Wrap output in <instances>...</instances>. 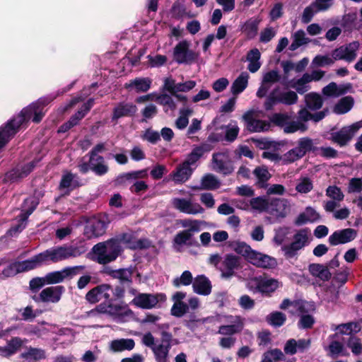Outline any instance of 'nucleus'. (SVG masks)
<instances>
[{
  "mask_svg": "<svg viewBox=\"0 0 362 362\" xmlns=\"http://www.w3.org/2000/svg\"><path fill=\"white\" fill-rule=\"evenodd\" d=\"M48 103L47 99L41 98L37 103H33L24 108L14 119L9 121L6 125L0 128V148L17 132L18 128L25 122L32 119L39 122L44 116V106Z\"/></svg>",
  "mask_w": 362,
  "mask_h": 362,
  "instance_id": "1",
  "label": "nucleus"
},
{
  "mask_svg": "<svg viewBox=\"0 0 362 362\" xmlns=\"http://www.w3.org/2000/svg\"><path fill=\"white\" fill-rule=\"evenodd\" d=\"M93 259L100 264L115 261L122 253V246L117 239L112 238L96 244L92 249Z\"/></svg>",
  "mask_w": 362,
  "mask_h": 362,
  "instance_id": "2",
  "label": "nucleus"
},
{
  "mask_svg": "<svg viewBox=\"0 0 362 362\" xmlns=\"http://www.w3.org/2000/svg\"><path fill=\"white\" fill-rule=\"evenodd\" d=\"M159 319L160 318H148L144 322L148 323V328L152 331L160 332L163 337L165 338V340L168 341L166 344L156 345L152 349L157 362H167L168 352L170 348L169 341L171 338V335L166 332V329H168L169 325L165 323H160L158 322Z\"/></svg>",
  "mask_w": 362,
  "mask_h": 362,
  "instance_id": "3",
  "label": "nucleus"
},
{
  "mask_svg": "<svg viewBox=\"0 0 362 362\" xmlns=\"http://www.w3.org/2000/svg\"><path fill=\"white\" fill-rule=\"evenodd\" d=\"M311 240V232L308 228L298 230L294 234L292 242L281 247V251L286 259L293 258L299 250L310 244Z\"/></svg>",
  "mask_w": 362,
  "mask_h": 362,
  "instance_id": "4",
  "label": "nucleus"
},
{
  "mask_svg": "<svg viewBox=\"0 0 362 362\" xmlns=\"http://www.w3.org/2000/svg\"><path fill=\"white\" fill-rule=\"evenodd\" d=\"M80 255L81 252L78 248L74 246H58L41 252L45 264L49 262L54 263L62 262L69 258L78 257Z\"/></svg>",
  "mask_w": 362,
  "mask_h": 362,
  "instance_id": "5",
  "label": "nucleus"
},
{
  "mask_svg": "<svg viewBox=\"0 0 362 362\" xmlns=\"http://www.w3.org/2000/svg\"><path fill=\"white\" fill-rule=\"evenodd\" d=\"M298 98L297 93L293 90H281L279 88H276L267 98L264 107L267 110H269L277 103L291 105L296 103Z\"/></svg>",
  "mask_w": 362,
  "mask_h": 362,
  "instance_id": "6",
  "label": "nucleus"
},
{
  "mask_svg": "<svg viewBox=\"0 0 362 362\" xmlns=\"http://www.w3.org/2000/svg\"><path fill=\"white\" fill-rule=\"evenodd\" d=\"M281 310H288L290 313L297 315L298 317H311L315 310V305L313 303L291 300L284 299L279 305Z\"/></svg>",
  "mask_w": 362,
  "mask_h": 362,
  "instance_id": "7",
  "label": "nucleus"
},
{
  "mask_svg": "<svg viewBox=\"0 0 362 362\" xmlns=\"http://www.w3.org/2000/svg\"><path fill=\"white\" fill-rule=\"evenodd\" d=\"M84 266H74L65 267L60 271H55L47 274L45 276V281L47 284H55L61 283L65 279H72L80 273L81 271L83 270Z\"/></svg>",
  "mask_w": 362,
  "mask_h": 362,
  "instance_id": "8",
  "label": "nucleus"
},
{
  "mask_svg": "<svg viewBox=\"0 0 362 362\" xmlns=\"http://www.w3.org/2000/svg\"><path fill=\"white\" fill-rule=\"evenodd\" d=\"M106 219L105 216L101 215L90 218L84 228L85 236L90 239L102 235L105 231Z\"/></svg>",
  "mask_w": 362,
  "mask_h": 362,
  "instance_id": "9",
  "label": "nucleus"
},
{
  "mask_svg": "<svg viewBox=\"0 0 362 362\" xmlns=\"http://www.w3.org/2000/svg\"><path fill=\"white\" fill-rule=\"evenodd\" d=\"M37 204L38 202L35 197H29L25 199L20 215L19 223L17 226H13L9 230L11 235L21 232L25 228L28 217L33 213Z\"/></svg>",
  "mask_w": 362,
  "mask_h": 362,
  "instance_id": "10",
  "label": "nucleus"
},
{
  "mask_svg": "<svg viewBox=\"0 0 362 362\" xmlns=\"http://www.w3.org/2000/svg\"><path fill=\"white\" fill-rule=\"evenodd\" d=\"M250 284L255 286L258 292L265 295H271L276 290L282 286L277 279L267 277L259 276L252 279Z\"/></svg>",
  "mask_w": 362,
  "mask_h": 362,
  "instance_id": "11",
  "label": "nucleus"
},
{
  "mask_svg": "<svg viewBox=\"0 0 362 362\" xmlns=\"http://www.w3.org/2000/svg\"><path fill=\"white\" fill-rule=\"evenodd\" d=\"M166 297L164 294L140 293L135 296L132 303L138 308L143 309H151L161 301H165Z\"/></svg>",
  "mask_w": 362,
  "mask_h": 362,
  "instance_id": "12",
  "label": "nucleus"
},
{
  "mask_svg": "<svg viewBox=\"0 0 362 362\" xmlns=\"http://www.w3.org/2000/svg\"><path fill=\"white\" fill-rule=\"evenodd\" d=\"M173 58L178 64H189L196 59V54L189 49V43L182 40L175 47Z\"/></svg>",
  "mask_w": 362,
  "mask_h": 362,
  "instance_id": "13",
  "label": "nucleus"
},
{
  "mask_svg": "<svg viewBox=\"0 0 362 362\" xmlns=\"http://www.w3.org/2000/svg\"><path fill=\"white\" fill-rule=\"evenodd\" d=\"M358 48L359 42L354 41L335 49L332 52V56L334 60H345L350 62L356 59Z\"/></svg>",
  "mask_w": 362,
  "mask_h": 362,
  "instance_id": "14",
  "label": "nucleus"
},
{
  "mask_svg": "<svg viewBox=\"0 0 362 362\" xmlns=\"http://www.w3.org/2000/svg\"><path fill=\"white\" fill-rule=\"evenodd\" d=\"M172 204L175 209L187 214L197 215L204 212V209L199 204L190 199L174 198Z\"/></svg>",
  "mask_w": 362,
  "mask_h": 362,
  "instance_id": "15",
  "label": "nucleus"
},
{
  "mask_svg": "<svg viewBox=\"0 0 362 362\" xmlns=\"http://www.w3.org/2000/svg\"><path fill=\"white\" fill-rule=\"evenodd\" d=\"M91 313H110L111 315H115L117 317H129L132 315V312L129 308L128 305L123 303H114L109 306H107L104 304H100L95 310H92Z\"/></svg>",
  "mask_w": 362,
  "mask_h": 362,
  "instance_id": "16",
  "label": "nucleus"
},
{
  "mask_svg": "<svg viewBox=\"0 0 362 362\" xmlns=\"http://www.w3.org/2000/svg\"><path fill=\"white\" fill-rule=\"evenodd\" d=\"M64 291V288L62 286L47 287L33 298L37 302L55 303L59 301Z\"/></svg>",
  "mask_w": 362,
  "mask_h": 362,
  "instance_id": "17",
  "label": "nucleus"
},
{
  "mask_svg": "<svg viewBox=\"0 0 362 362\" xmlns=\"http://www.w3.org/2000/svg\"><path fill=\"white\" fill-rule=\"evenodd\" d=\"M357 234V231L353 228L338 230L329 235L328 242L333 246L346 244L354 240Z\"/></svg>",
  "mask_w": 362,
  "mask_h": 362,
  "instance_id": "18",
  "label": "nucleus"
},
{
  "mask_svg": "<svg viewBox=\"0 0 362 362\" xmlns=\"http://www.w3.org/2000/svg\"><path fill=\"white\" fill-rule=\"evenodd\" d=\"M362 127V119L353 124L342 128L340 131L332 134V139L340 146L345 145Z\"/></svg>",
  "mask_w": 362,
  "mask_h": 362,
  "instance_id": "19",
  "label": "nucleus"
},
{
  "mask_svg": "<svg viewBox=\"0 0 362 362\" xmlns=\"http://www.w3.org/2000/svg\"><path fill=\"white\" fill-rule=\"evenodd\" d=\"M112 288L109 284H101L91 290L86 295V300L90 303H96L100 300H107L110 298Z\"/></svg>",
  "mask_w": 362,
  "mask_h": 362,
  "instance_id": "20",
  "label": "nucleus"
},
{
  "mask_svg": "<svg viewBox=\"0 0 362 362\" xmlns=\"http://www.w3.org/2000/svg\"><path fill=\"white\" fill-rule=\"evenodd\" d=\"M291 206L287 199H270L268 213L276 218H284L290 212Z\"/></svg>",
  "mask_w": 362,
  "mask_h": 362,
  "instance_id": "21",
  "label": "nucleus"
},
{
  "mask_svg": "<svg viewBox=\"0 0 362 362\" xmlns=\"http://www.w3.org/2000/svg\"><path fill=\"white\" fill-rule=\"evenodd\" d=\"M288 120V116L285 114H275L272 117V121L276 124L279 126L286 124L284 127V132L286 133H293L298 130L304 132L306 130L307 127L305 124L300 121H296L287 124Z\"/></svg>",
  "mask_w": 362,
  "mask_h": 362,
  "instance_id": "22",
  "label": "nucleus"
},
{
  "mask_svg": "<svg viewBox=\"0 0 362 362\" xmlns=\"http://www.w3.org/2000/svg\"><path fill=\"white\" fill-rule=\"evenodd\" d=\"M213 168L224 175H228L233 171V168L229 160L227 153H218L213 156Z\"/></svg>",
  "mask_w": 362,
  "mask_h": 362,
  "instance_id": "23",
  "label": "nucleus"
},
{
  "mask_svg": "<svg viewBox=\"0 0 362 362\" xmlns=\"http://www.w3.org/2000/svg\"><path fill=\"white\" fill-rule=\"evenodd\" d=\"M280 79L279 72L275 70L266 72L263 75L261 86L257 91V96L263 98L266 95L272 84L276 83Z\"/></svg>",
  "mask_w": 362,
  "mask_h": 362,
  "instance_id": "24",
  "label": "nucleus"
},
{
  "mask_svg": "<svg viewBox=\"0 0 362 362\" xmlns=\"http://www.w3.org/2000/svg\"><path fill=\"white\" fill-rule=\"evenodd\" d=\"M185 297L186 293L182 291H177L173 295V305L171 308V315L174 317H181L188 312L187 304L183 301Z\"/></svg>",
  "mask_w": 362,
  "mask_h": 362,
  "instance_id": "25",
  "label": "nucleus"
},
{
  "mask_svg": "<svg viewBox=\"0 0 362 362\" xmlns=\"http://www.w3.org/2000/svg\"><path fill=\"white\" fill-rule=\"evenodd\" d=\"M252 110L248 111L243 116V120L246 123L247 129L250 132H259L269 129V124L265 121L253 119Z\"/></svg>",
  "mask_w": 362,
  "mask_h": 362,
  "instance_id": "26",
  "label": "nucleus"
},
{
  "mask_svg": "<svg viewBox=\"0 0 362 362\" xmlns=\"http://www.w3.org/2000/svg\"><path fill=\"white\" fill-rule=\"evenodd\" d=\"M249 262L258 267L266 269L274 268L277 265V262L275 258L255 250L252 257H250Z\"/></svg>",
  "mask_w": 362,
  "mask_h": 362,
  "instance_id": "27",
  "label": "nucleus"
},
{
  "mask_svg": "<svg viewBox=\"0 0 362 362\" xmlns=\"http://www.w3.org/2000/svg\"><path fill=\"white\" fill-rule=\"evenodd\" d=\"M239 267L238 257L228 255L225 257L219 270L223 277L229 278L234 275L235 270Z\"/></svg>",
  "mask_w": 362,
  "mask_h": 362,
  "instance_id": "28",
  "label": "nucleus"
},
{
  "mask_svg": "<svg viewBox=\"0 0 362 362\" xmlns=\"http://www.w3.org/2000/svg\"><path fill=\"white\" fill-rule=\"evenodd\" d=\"M93 105V100H89L83 107L70 119L66 124H63L59 129V132H65L71 127L76 125L79 120L84 117Z\"/></svg>",
  "mask_w": 362,
  "mask_h": 362,
  "instance_id": "29",
  "label": "nucleus"
},
{
  "mask_svg": "<svg viewBox=\"0 0 362 362\" xmlns=\"http://www.w3.org/2000/svg\"><path fill=\"white\" fill-rule=\"evenodd\" d=\"M192 287L193 291L199 295L208 296L211 292V281L204 275H199L194 278Z\"/></svg>",
  "mask_w": 362,
  "mask_h": 362,
  "instance_id": "30",
  "label": "nucleus"
},
{
  "mask_svg": "<svg viewBox=\"0 0 362 362\" xmlns=\"http://www.w3.org/2000/svg\"><path fill=\"white\" fill-rule=\"evenodd\" d=\"M310 344L309 339H289L284 346V351L287 354L293 355L298 351H303L309 347Z\"/></svg>",
  "mask_w": 362,
  "mask_h": 362,
  "instance_id": "31",
  "label": "nucleus"
},
{
  "mask_svg": "<svg viewBox=\"0 0 362 362\" xmlns=\"http://www.w3.org/2000/svg\"><path fill=\"white\" fill-rule=\"evenodd\" d=\"M122 246V250L124 247L130 249H139L145 247L142 240H139L132 233H126L115 238Z\"/></svg>",
  "mask_w": 362,
  "mask_h": 362,
  "instance_id": "32",
  "label": "nucleus"
},
{
  "mask_svg": "<svg viewBox=\"0 0 362 362\" xmlns=\"http://www.w3.org/2000/svg\"><path fill=\"white\" fill-rule=\"evenodd\" d=\"M151 85V80L148 78H136L125 83L124 87L128 90H134L138 93L148 91Z\"/></svg>",
  "mask_w": 362,
  "mask_h": 362,
  "instance_id": "33",
  "label": "nucleus"
},
{
  "mask_svg": "<svg viewBox=\"0 0 362 362\" xmlns=\"http://www.w3.org/2000/svg\"><path fill=\"white\" fill-rule=\"evenodd\" d=\"M136 106L134 104L121 103L114 108L112 119H117L122 117L132 116L136 112Z\"/></svg>",
  "mask_w": 362,
  "mask_h": 362,
  "instance_id": "34",
  "label": "nucleus"
},
{
  "mask_svg": "<svg viewBox=\"0 0 362 362\" xmlns=\"http://www.w3.org/2000/svg\"><path fill=\"white\" fill-rule=\"evenodd\" d=\"M213 146L207 143H204L201 146L196 147L193 149L192 153L188 156L187 158L183 163L187 166L191 167L194 165L196 162L203 156L206 152L211 151Z\"/></svg>",
  "mask_w": 362,
  "mask_h": 362,
  "instance_id": "35",
  "label": "nucleus"
},
{
  "mask_svg": "<svg viewBox=\"0 0 362 362\" xmlns=\"http://www.w3.org/2000/svg\"><path fill=\"white\" fill-rule=\"evenodd\" d=\"M134 346L135 342L132 339H115L110 343V348L113 352L131 351Z\"/></svg>",
  "mask_w": 362,
  "mask_h": 362,
  "instance_id": "36",
  "label": "nucleus"
},
{
  "mask_svg": "<svg viewBox=\"0 0 362 362\" xmlns=\"http://www.w3.org/2000/svg\"><path fill=\"white\" fill-rule=\"evenodd\" d=\"M320 219V215L313 208L308 206L303 212L299 214L296 220L297 225L313 223Z\"/></svg>",
  "mask_w": 362,
  "mask_h": 362,
  "instance_id": "37",
  "label": "nucleus"
},
{
  "mask_svg": "<svg viewBox=\"0 0 362 362\" xmlns=\"http://www.w3.org/2000/svg\"><path fill=\"white\" fill-rule=\"evenodd\" d=\"M261 54L258 49H251L247 54V61L248 62L247 69L251 73L257 72L261 67L260 62Z\"/></svg>",
  "mask_w": 362,
  "mask_h": 362,
  "instance_id": "38",
  "label": "nucleus"
},
{
  "mask_svg": "<svg viewBox=\"0 0 362 362\" xmlns=\"http://www.w3.org/2000/svg\"><path fill=\"white\" fill-rule=\"evenodd\" d=\"M17 262L21 272H28L45 264L41 253L34 256L30 259Z\"/></svg>",
  "mask_w": 362,
  "mask_h": 362,
  "instance_id": "39",
  "label": "nucleus"
},
{
  "mask_svg": "<svg viewBox=\"0 0 362 362\" xmlns=\"http://www.w3.org/2000/svg\"><path fill=\"white\" fill-rule=\"evenodd\" d=\"M192 170L191 167L182 163L173 173V179L176 183H183L189 178Z\"/></svg>",
  "mask_w": 362,
  "mask_h": 362,
  "instance_id": "40",
  "label": "nucleus"
},
{
  "mask_svg": "<svg viewBox=\"0 0 362 362\" xmlns=\"http://www.w3.org/2000/svg\"><path fill=\"white\" fill-rule=\"evenodd\" d=\"M249 74L247 72H243L233 81L230 91L233 95H238L241 93L247 86Z\"/></svg>",
  "mask_w": 362,
  "mask_h": 362,
  "instance_id": "41",
  "label": "nucleus"
},
{
  "mask_svg": "<svg viewBox=\"0 0 362 362\" xmlns=\"http://www.w3.org/2000/svg\"><path fill=\"white\" fill-rule=\"evenodd\" d=\"M90 169L98 175H103L107 173L108 166L105 163L103 157H90Z\"/></svg>",
  "mask_w": 362,
  "mask_h": 362,
  "instance_id": "42",
  "label": "nucleus"
},
{
  "mask_svg": "<svg viewBox=\"0 0 362 362\" xmlns=\"http://www.w3.org/2000/svg\"><path fill=\"white\" fill-rule=\"evenodd\" d=\"M80 185L76 175L70 172H64L62 175L59 187L61 189L69 191Z\"/></svg>",
  "mask_w": 362,
  "mask_h": 362,
  "instance_id": "43",
  "label": "nucleus"
},
{
  "mask_svg": "<svg viewBox=\"0 0 362 362\" xmlns=\"http://www.w3.org/2000/svg\"><path fill=\"white\" fill-rule=\"evenodd\" d=\"M292 43L289 49L291 51L296 50L298 47L305 45L310 42V39L306 37L305 33L303 30H299L291 35Z\"/></svg>",
  "mask_w": 362,
  "mask_h": 362,
  "instance_id": "44",
  "label": "nucleus"
},
{
  "mask_svg": "<svg viewBox=\"0 0 362 362\" xmlns=\"http://www.w3.org/2000/svg\"><path fill=\"white\" fill-rule=\"evenodd\" d=\"M259 23L260 20L257 18H250L242 25L241 30L247 38L252 39L257 33Z\"/></svg>",
  "mask_w": 362,
  "mask_h": 362,
  "instance_id": "45",
  "label": "nucleus"
},
{
  "mask_svg": "<svg viewBox=\"0 0 362 362\" xmlns=\"http://www.w3.org/2000/svg\"><path fill=\"white\" fill-rule=\"evenodd\" d=\"M106 274L114 279L119 280L120 282H130L132 276V271L130 269H110L105 271Z\"/></svg>",
  "mask_w": 362,
  "mask_h": 362,
  "instance_id": "46",
  "label": "nucleus"
},
{
  "mask_svg": "<svg viewBox=\"0 0 362 362\" xmlns=\"http://www.w3.org/2000/svg\"><path fill=\"white\" fill-rule=\"evenodd\" d=\"M308 74H304L301 78L297 80H292L290 82V86L296 89L300 93L303 94L310 89L309 83H310Z\"/></svg>",
  "mask_w": 362,
  "mask_h": 362,
  "instance_id": "47",
  "label": "nucleus"
},
{
  "mask_svg": "<svg viewBox=\"0 0 362 362\" xmlns=\"http://www.w3.org/2000/svg\"><path fill=\"white\" fill-rule=\"evenodd\" d=\"M231 247L235 252L243 256L248 262L255 250L244 242L235 241L231 243Z\"/></svg>",
  "mask_w": 362,
  "mask_h": 362,
  "instance_id": "48",
  "label": "nucleus"
},
{
  "mask_svg": "<svg viewBox=\"0 0 362 362\" xmlns=\"http://www.w3.org/2000/svg\"><path fill=\"white\" fill-rule=\"evenodd\" d=\"M220 186L218 180L211 174H207L202 178L200 187H194L195 189H215Z\"/></svg>",
  "mask_w": 362,
  "mask_h": 362,
  "instance_id": "49",
  "label": "nucleus"
},
{
  "mask_svg": "<svg viewBox=\"0 0 362 362\" xmlns=\"http://www.w3.org/2000/svg\"><path fill=\"white\" fill-rule=\"evenodd\" d=\"M25 341L17 337L12 339L6 347L0 348L1 355L4 356H9L13 354L23 346Z\"/></svg>",
  "mask_w": 362,
  "mask_h": 362,
  "instance_id": "50",
  "label": "nucleus"
},
{
  "mask_svg": "<svg viewBox=\"0 0 362 362\" xmlns=\"http://www.w3.org/2000/svg\"><path fill=\"white\" fill-rule=\"evenodd\" d=\"M328 355L332 358L338 356H346L349 355L348 351L344 349L343 344L339 341H332L327 348Z\"/></svg>",
  "mask_w": 362,
  "mask_h": 362,
  "instance_id": "51",
  "label": "nucleus"
},
{
  "mask_svg": "<svg viewBox=\"0 0 362 362\" xmlns=\"http://www.w3.org/2000/svg\"><path fill=\"white\" fill-rule=\"evenodd\" d=\"M270 199L256 197L250 200V209L259 213L267 211L268 213Z\"/></svg>",
  "mask_w": 362,
  "mask_h": 362,
  "instance_id": "52",
  "label": "nucleus"
},
{
  "mask_svg": "<svg viewBox=\"0 0 362 362\" xmlns=\"http://www.w3.org/2000/svg\"><path fill=\"white\" fill-rule=\"evenodd\" d=\"M180 223L182 227L187 228L184 231H189L192 235L193 233L200 231L202 225L204 224V222L199 220L187 218L180 220Z\"/></svg>",
  "mask_w": 362,
  "mask_h": 362,
  "instance_id": "53",
  "label": "nucleus"
},
{
  "mask_svg": "<svg viewBox=\"0 0 362 362\" xmlns=\"http://www.w3.org/2000/svg\"><path fill=\"white\" fill-rule=\"evenodd\" d=\"M305 101L307 107L315 110L320 109L322 105V97L316 93H310L305 96Z\"/></svg>",
  "mask_w": 362,
  "mask_h": 362,
  "instance_id": "54",
  "label": "nucleus"
},
{
  "mask_svg": "<svg viewBox=\"0 0 362 362\" xmlns=\"http://www.w3.org/2000/svg\"><path fill=\"white\" fill-rule=\"evenodd\" d=\"M310 273L323 281H327L331 276L329 271L324 266L318 264H311L309 267Z\"/></svg>",
  "mask_w": 362,
  "mask_h": 362,
  "instance_id": "55",
  "label": "nucleus"
},
{
  "mask_svg": "<svg viewBox=\"0 0 362 362\" xmlns=\"http://www.w3.org/2000/svg\"><path fill=\"white\" fill-rule=\"evenodd\" d=\"M353 105L354 100L351 97H344L335 105L334 111L337 114H344L351 109Z\"/></svg>",
  "mask_w": 362,
  "mask_h": 362,
  "instance_id": "56",
  "label": "nucleus"
},
{
  "mask_svg": "<svg viewBox=\"0 0 362 362\" xmlns=\"http://www.w3.org/2000/svg\"><path fill=\"white\" fill-rule=\"evenodd\" d=\"M194 279L192 273L186 270L180 276L173 279V284L177 288L182 286H187L193 284Z\"/></svg>",
  "mask_w": 362,
  "mask_h": 362,
  "instance_id": "57",
  "label": "nucleus"
},
{
  "mask_svg": "<svg viewBox=\"0 0 362 362\" xmlns=\"http://www.w3.org/2000/svg\"><path fill=\"white\" fill-rule=\"evenodd\" d=\"M34 168L33 163H29L20 168H16L7 174L8 177L11 180H17L27 176Z\"/></svg>",
  "mask_w": 362,
  "mask_h": 362,
  "instance_id": "58",
  "label": "nucleus"
},
{
  "mask_svg": "<svg viewBox=\"0 0 362 362\" xmlns=\"http://www.w3.org/2000/svg\"><path fill=\"white\" fill-rule=\"evenodd\" d=\"M155 102L163 105L167 111L168 110H175L176 105L171 96L167 94L158 95L155 93Z\"/></svg>",
  "mask_w": 362,
  "mask_h": 362,
  "instance_id": "59",
  "label": "nucleus"
},
{
  "mask_svg": "<svg viewBox=\"0 0 362 362\" xmlns=\"http://www.w3.org/2000/svg\"><path fill=\"white\" fill-rule=\"evenodd\" d=\"M325 95L337 97L345 93L344 88L341 86H337L335 83H330L322 89Z\"/></svg>",
  "mask_w": 362,
  "mask_h": 362,
  "instance_id": "60",
  "label": "nucleus"
},
{
  "mask_svg": "<svg viewBox=\"0 0 362 362\" xmlns=\"http://www.w3.org/2000/svg\"><path fill=\"white\" fill-rule=\"evenodd\" d=\"M192 237V234L189 231H181L178 233L173 240V246L177 251L180 250V247L186 244Z\"/></svg>",
  "mask_w": 362,
  "mask_h": 362,
  "instance_id": "61",
  "label": "nucleus"
},
{
  "mask_svg": "<svg viewBox=\"0 0 362 362\" xmlns=\"http://www.w3.org/2000/svg\"><path fill=\"white\" fill-rule=\"evenodd\" d=\"M337 329L340 334L349 335L360 331L361 327L356 322H349L339 325Z\"/></svg>",
  "mask_w": 362,
  "mask_h": 362,
  "instance_id": "62",
  "label": "nucleus"
},
{
  "mask_svg": "<svg viewBox=\"0 0 362 362\" xmlns=\"http://www.w3.org/2000/svg\"><path fill=\"white\" fill-rule=\"evenodd\" d=\"M313 187V182L308 177L300 178L296 184V189L301 194L308 193Z\"/></svg>",
  "mask_w": 362,
  "mask_h": 362,
  "instance_id": "63",
  "label": "nucleus"
},
{
  "mask_svg": "<svg viewBox=\"0 0 362 362\" xmlns=\"http://www.w3.org/2000/svg\"><path fill=\"white\" fill-rule=\"evenodd\" d=\"M284 354L279 349H274L264 354L262 362H277L282 359Z\"/></svg>",
  "mask_w": 362,
  "mask_h": 362,
  "instance_id": "64",
  "label": "nucleus"
}]
</instances>
